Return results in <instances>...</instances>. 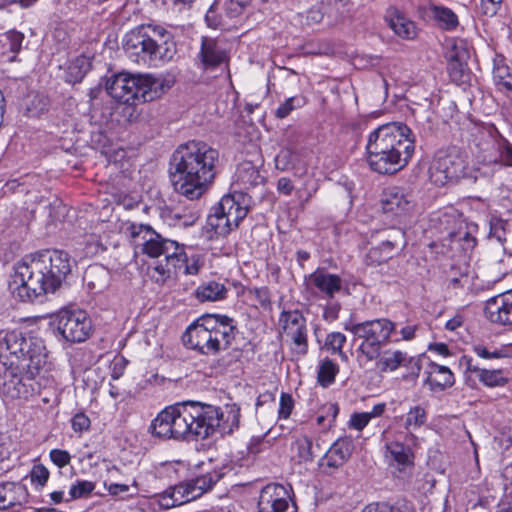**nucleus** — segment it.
Listing matches in <instances>:
<instances>
[{
	"label": "nucleus",
	"instance_id": "dca6fc26",
	"mask_svg": "<svg viewBox=\"0 0 512 512\" xmlns=\"http://www.w3.org/2000/svg\"><path fill=\"white\" fill-rule=\"evenodd\" d=\"M380 241L378 246L372 247L366 255L368 265H381L392 257L395 247L404 241V232L399 228H389L376 232Z\"/></svg>",
	"mask_w": 512,
	"mask_h": 512
},
{
	"label": "nucleus",
	"instance_id": "f3484780",
	"mask_svg": "<svg viewBox=\"0 0 512 512\" xmlns=\"http://www.w3.org/2000/svg\"><path fill=\"white\" fill-rule=\"evenodd\" d=\"M33 379L24 380L23 377L11 369H4L0 373V395L7 400H27L36 393V388L31 382Z\"/></svg>",
	"mask_w": 512,
	"mask_h": 512
},
{
	"label": "nucleus",
	"instance_id": "6e6d98bb",
	"mask_svg": "<svg viewBox=\"0 0 512 512\" xmlns=\"http://www.w3.org/2000/svg\"><path fill=\"white\" fill-rule=\"evenodd\" d=\"M369 415L366 412H356L350 417L348 425L357 431H362L370 422Z\"/></svg>",
	"mask_w": 512,
	"mask_h": 512
},
{
	"label": "nucleus",
	"instance_id": "7ed1b4c3",
	"mask_svg": "<svg viewBox=\"0 0 512 512\" xmlns=\"http://www.w3.org/2000/svg\"><path fill=\"white\" fill-rule=\"evenodd\" d=\"M415 151V135L401 122L380 125L367 139L369 167L379 174H394L404 168Z\"/></svg>",
	"mask_w": 512,
	"mask_h": 512
},
{
	"label": "nucleus",
	"instance_id": "13d9d810",
	"mask_svg": "<svg viewBox=\"0 0 512 512\" xmlns=\"http://www.w3.org/2000/svg\"><path fill=\"white\" fill-rule=\"evenodd\" d=\"M72 428L75 432L82 433L90 428V419L84 413H77L72 418Z\"/></svg>",
	"mask_w": 512,
	"mask_h": 512
},
{
	"label": "nucleus",
	"instance_id": "052dcab7",
	"mask_svg": "<svg viewBox=\"0 0 512 512\" xmlns=\"http://www.w3.org/2000/svg\"><path fill=\"white\" fill-rule=\"evenodd\" d=\"M503 0H481L483 13L487 16H494L501 7Z\"/></svg>",
	"mask_w": 512,
	"mask_h": 512
},
{
	"label": "nucleus",
	"instance_id": "bb28decb",
	"mask_svg": "<svg viewBox=\"0 0 512 512\" xmlns=\"http://www.w3.org/2000/svg\"><path fill=\"white\" fill-rule=\"evenodd\" d=\"M425 383L431 391L440 392L454 385L455 378L452 371L443 365L429 363L425 370Z\"/></svg>",
	"mask_w": 512,
	"mask_h": 512
},
{
	"label": "nucleus",
	"instance_id": "603ef678",
	"mask_svg": "<svg viewBox=\"0 0 512 512\" xmlns=\"http://www.w3.org/2000/svg\"><path fill=\"white\" fill-rule=\"evenodd\" d=\"M294 408V400L288 393H281L279 401L278 415L280 419H287Z\"/></svg>",
	"mask_w": 512,
	"mask_h": 512
},
{
	"label": "nucleus",
	"instance_id": "f704fd0d",
	"mask_svg": "<svg viewBox=\"0 0 512 512\" xmlns=\"http://www.w3.org/2000/svg\"><path fill=\"white\" fill-rule=\"evenodd\" d=\"M389 26L394 33L401 38L413 39L416 36V27L414 22L398 12L390 16Z\"/></svg>",
	"mask_w": 512,
	"mask_h": 512
},
{
	"label": "nucleus",
	"instance_id": "1a4fd4ad",
	"mask_svg": "<svg viewBox=\"0 0 512 512\" xmlns=\"http://www.w3.org/2000/svg\"><path fill=\"white\" fill-rule=\"evenodd\" d=\"M430 180L438 186L467 179L476 182L479 177V169L470 167L466 158L457 150H439L435 153L430 167Z\"/></svg>",
	"mask_w": 512,
	"mask_h": 512
},
{
	"label": "nucleus",
	"instance_id": "e433bc0d",
	"mask_svg": "<svg viewBox=\"0 0 512 512\" xmlns=\"http://www.w3.org/2000/svg\"><path fill=\"white\" fill-rule=\"evenodd\" d=\"M226 467L221 469L206 470L204 474H201L193 478L195 484L200 490H203V494L210 490L224 475Z\"/></svg>",
	"mask_w": 512,
	"mask_h": 512
},
{
	"label": "nucleus",
	"instance_id": "9b49d317",
	"mask_svg": "<svg viewBox=\"0 0 512 512\" xmlns=\"http://www.w3.org/2000/svg\"><path fill=\"white\" fill-rule=\"evenodd\" d=\"M248 213L247 198L242 193L224 195L220 202L212 207L208 215V225L218 235H227L237 228Z\"/></svg>",
	"mask_w": 512,
	"mask_h": 512
},
{
	"label": "nucleus",
	"instance_id": "8fccbe9b",
	"mask_svg": "<svg viewBox=\"0 0 512 512\" xmlns=\"http://www.w3.org/2000/svg\"><path fill=\"white\" fill-rule=\"evenodd\" d=\"M275 167L279 171H288L294 166V154L290 149H282L275 157Z\"/></svg>",
	"mask_w": 512,
	"mask_h": 512
},
{
	"label": "nucleus",
	"instance_id": "0e129e2a",
	"mask_svg": "<svg viewBox=\"0 0 512 512\" xmlns=\"http://www.w3.org/2000/svg\"><path fill=\"white\" fill-rule=\"evenodd\" d=\"M37 101L38 105L34 108L29 106L28 111L31 116H39L43 111L47 110L48 108V101L44 97L36 96L35 99L32 101L31 105L34 104V102Z\"/></svg>",
	"mask_w": 512,
	"mask_h": 512
},
{
	"label": "nucleus",
	"instance_id": "f03ea898",
	"mask_svg": "<svg viewBox=\"0 0 512 512\" xmlns=\"http://www.w3.org/2000/svg\"><path fill=\"white\" fill-rule=\"evenodd\" d=\"M219 152L202 141H189L173 153L171 182L176 192L189 200L199 199L217 174Z\"/></svg>",
	"mask_w": 512,
	"mask_h": 512
},
{
	"label": "nucleus",
	"instance_id": "f8f14e48",
	"mask_svg": "<svg viewBox=\"0 0 512 512\" xmlns=\"http://www.w3.org/2000/svg\"><path fill=\"white\" fill-rule=\"evenodd\" d=\"M59 335L67 342L81 343L92 334V321L88 314L81 309H62L55 318Z\"/></svg>",
	"mask_w": 512,
	"mask_h": 512
},
{
	"label": "nucleus",
	"instance_id": "c03bdc74",
	"mask_svg": "<svg viewBox=\"0 0 512 512\" xmlns=\"http://www.w3.org/2000/svg\"><path fill=\"white\" fill-rule=\"evenodd\" d=\"M306 104V99L303 96H293L286 99L276 109L275 115L279 119L286 118L293 110L300 108Z\"/></svg>",
	"mask_w": 512,
	"mask_h": 512
},
{
	"label": "nucleus",
	"instance_id": "6e6552de",
	"mask_svg": "<svg viewBox=\"0 0 512 512\" xmlns=\"http://www.w3.org/2000/svg\"><path fill=\"white\" fill-rule=\"evenodd\" d=\"M124 233L136 252L145 254L150 258L164 256L173 262L177 258V253L184 250L176 241L163 238L151 226L146 224L126 223Z\"/></svg>",
	"mask_w": 512,
	"mask_h": 512
},
{
	"label": "nucleus",
	"instance_id": "b1692460",
	"mask_svg": "<svg viewBox=\"0 0 512 512\" xmlns=\"http://www.w3.org/2000/svg\"><path fill=\"white\" fill-rule=\"evenodd\" d=\"M137 102H151L163 95L171 87L169 80L150 74L138 75Z\"/></svg>",
	"mask_w": 512,
	"mask_h": 512
},
{
	"label": "nucleus",
	"instance_id": "de8ad7c7",
	"mask_svg": "<svg viewBox=\"0 0 512 512\" xmlns=\"http://www.w3.org/2000/svg\"><path fill=\"white\" fill-rule=\"evenodd\" d=\"M297 454L300 460L309 462L314 458L313 442L307 436L300 437L296 440Z\"/></svg>",
	"mask_w": 512,
	"mask_h": 512
},
{
	"label": "nucleus",
	"instance_id": "c756f323",
	"mask_svg": "<svg viewBox=\"0 0 512 512\" xmlns=\"http://www.w3.org/2000/svg\"><path fill=\"white\" fill-rule=\"evenodd\" d=\"M165 264L161 261H158L154 266L150 268V277L151 279L158 284L165 283L169 278H171L172 274L177 270L182 269L184 262L186 261V253L185 251H180L177 253V258L175 261L171 262L169 258L164 257Z\"/></svg>",
	"mask_w": 512,
	"mask_h": 512
},
{
	"label": "nucleus",
	"instance_id": "9d476101",
	"mask_svg": "<svg viewBox=\"0 0 512 512\" xmlns=\"http://www.w3.org/2000/svg\"><path fill=\"white\" fill-rule=\"evenodd\" d=\"M198 409L200 439H207L216 432L230 434L239 427L240 407L235 403L220 408L198 402Z\"/></svg>",
	"mask_w": 512,
	"mask_h": 512
},
{
	"label": "nucleus",
	"instance_id": "39448f33",
	"mask_svg": "<svg viewBox=\"0 0 512 512\" xmlns=\"http://www.w3.org/2000/svg\"><path fill=\"white\" fill-rule=\"evenodd\" d=\"M123 46L128 53L153 66L170 62L177 51L172 33L152 24L141 25L128 32Z\"/></svg>",
	"mask_w": 512,
	"mask_h": 512
},
{
	"label": "nucleus",
	"instance_id": "69168bd1",
	"mask_svg": "<svg viewBox=\"0 0 512 512\" xmlns=\"http://www.w3.org/2000/svg\"><path fill=\"white\" fill-rule=\"evenodd\" d=\"M294 189V185L291 181V179L287 177H282L278 179L277 181V191L280 194H283L285 196H289Z\"/></svg>",
	"mask_w": 512,
	"mask_h": 512
},
{
	"label": "nucleus",
	"instance_id": "473e14b6",
	"mask_svg": "<svg viewBox=\"0 0 512 512\" xmlns=\"http://www.w3.org/2000/svg\"><path fill=\"white\" fill-rule=\"evenodd\" d=\"M227 288L223 283L216 281L204 282L195 290V297L200 302H215L227 297Z\"/></svg>",
	"mask_w": 512,
	"mask_h": 512
},
{
	"label": "nucleus",
	"instance_id": "864d4df0",
	"mask_svg": "<svg viewBox=\"0 0 512 512\" xmlns=\"http://www.w3.org/2000/svg\"><path fill=\"white\" fill-rule=\"evenodd\" d=\"M30 478H31V482L33 484H36V485H39L42 487L48 481L49 471L42 464L34 465L30 472Z\"/></svg>",
	"mask_w": 512,
	"mask_h": 512
},
{
	"label": "nucleus",
	"instance_id": "680f3d73",
	"mask_svg": "<svg viewBox=\"0 0 512 512\" xmlns=\"http://www.w3.org/2000/svg\"><path fill=\"white\" fill-rule=\"evenodd\" d=\"M250 2L251 0H229L227 10L232 14V16H237L250 4Z\"/></svg>",
	"mask_w": 512,
	"mask_h": 512
},
{
	"label": "nucleus",
	"instance_id": "ea45409f",
	"mask_svg": "<svg viewBox=\"0 0 512 512\" xmlns=\"http://www.w3.org/2000/svg\"><path fill=\"white\" fill-rule=\"evenodd\" d=\"M338 373V366L330 359H324L320 362L318 369V382L322 386L330 385L336 374Z\"/></svg>",
	"mask_w": 512,
	"mask_h": 512
},
{
	"label": "nucleus",
	"instance_id": "72a5a7b5",
	"mask_svg": "<svg viewBox=\"0 0 512 512\" xmlns=\"http://www.w3.org/2000/svg\"><path fill=\"white\" fill-rule=\"evenodd\" d=\"M493 79L501 91L505 93L512 91V70L503 58L494 60Z\"/></svg>",
	"mask_w": 512,
	"mask_h": 512
},
{
	"label": "nucleus",
	"instance_id": "aec40b11",
	"mask_svg": "<svg viewBox=\"0 0 512 512\" xmlns=\"http://www.w3.org/2000/svg\"><path fill=\"white\" fill-rule=\"evenodd\" d=\"M203 495V490L195 484L193 478L165 490L159 495L158 503L163 509H170L193 501Z\"/></svg>",
	"mask_w": 512,
	"mask_h": 512
},
{
	"label": "nucleus",
	"instance_id": "774afa93",
	"mask_svg": "<svg viewBox=\"0 0 512 512\" xmlns=\"http://www.w3.org/2000/svg\"><path fill=\"white\" fill-rule=\"evenodd\" d=\"M105 487L107 488L108 492L112 495H119L129 491V486L127 484L105 482Z\"/></svg>",
	"mask_w": 512,
	"mask_h": 512
},
{
	"label": "nucleus",
	"instance_id": "a211bd4d",
	"mask_svg": "<svg viewBox=\"0 0 512 512\" xmlns=\"http://www.w3.org/2000/svg\"><path fill=\"white\" fill-rule=\"evenodd\" d=\"M484 315L490 323L512 329V289L489 298Z\"/></svg>",
	"mask_w": 512,
	"mask_h": 512
},
{
	"label": "nucleus",
	"instance_id": "7c9ffc66",
	"mask_svg": "<svg viewBox=\"0 0 512 512\" xmlns=\"http://www.w3.org/2000/svg\"><path fill=\"white\" fill-rule=\"evenodd\" d=\"M26 488L19 483H5L0 485V510L21 505L26 501Z\"/></svg>",
	"mask_w": 512,
	"mask_h": 512
},
{
	"label": "nucleus",
	"instance_id": "bf43d9fd",
	"mask_svg": "<svg viewBox=\"0 0 512 512\" xmlns=\"http://www.w3.org/2000/svg\"><path fill=\"white\" fill-rule=\"evenodd\" d=\"M457 240L461 243V247L465 252L472 251L476 246V238L471 234V232H461L459 231L456 235Z\"/></svg>",
	"mask_w": 512,
	"mask_h": 512
},
{
	"label": "nucleus",
	"instance_id": "6ab92c4d",
	"mask_svg": "<svg viewBox=\"0 0 512 512\" xmlns=\"http://www.w3.org/2000/svg\"><path fill=\"white\" fill-rule=\"evenodd\" d=\"M138 83V75L119 73L107 80L106 91L116 101L134 105L139 93Z\"/></svg>",
	"mask_w": 512,
	"mask_h": 512
},
{
	"label": "nucleus",
	"instance_id": "2eb2a0df",
	"mask_svg": "<svg viewBox=\"0 0 512 512\" xmlns=\"http://www.w3.org/2000/svg\"><path fill=\"white\" fill-rule=\"evenodd\" d=\"M344 329L351 332L355 338L385 343L395 329V324L386 318L364 321L361 323L348 322Z\"/></svg>",
	"mask_w": 512,
	"mask_h": 512
},
{
	"label": "nucleus",
	"instance_id": "3c124183",
	"mask_svg": "<svg viewBox=\"0 0 512 512\" xmlns=\"http://www.w3.org/2000/svg\"><path fill=\"white\" fill-rule=\"evenodd\" d=\"M94 488V484L90 481H78L77 483L71 485L69 489L70 498L78 499L88 496L94 490Z\"/></svg>",
	"mask_w": 512,
	"mask_h": 512
},
{
	"label": "nucleus",
	"instance_id": "4c0bfd02",
	"mask_svg": "<svg viewBox=\"0 0 512 512\" xmlns=\"http://www.w3.org/2000/svg\"><path fill=\"white\" fill-rule=\"evenodd\" d=\"M433 17L446 30L455 29L458 25L457 15L449 8L444 6H434L432 8Z\"/></svg>",
	"mask_w": 512,
	"mask_h": 512
},
{
	"label": "nucleus",
	"instance_id": "4be33fe9",
	"mask_svg": "<svg viewBox=\"0 0 512 512\" xmlns=\"http://www.w3.org/2000/svg\"><path fill=\"white\" fill-rule=\"evenodd\" d=\"M461 365L465 366V372L468 377L477 378L483 385L493 388L502 387L507 384L508 379L501 369H485L479 365L470 356H463L460 360Z\"/></svg>",
	"mask_w": 512,
	"mask_h": 512
},
{
	"label": "nucleus",
	"instance_id": "5701e85b",
	"mask_svg": "<svg viewBox=\"0 0 512 512\" xmlns=\"http://www.w3.org/2000/svg\"><path fill=\"white\" fill-rule=\"evenodd\" d=\"M382 210L385 214L394 217H403L411 209V200L399 187L387 188L381 199Z\"/></svg>",
	"mask_w": 512,
	"mask_h": 512
},
{
	"label": "nucleus",
	"instance_id": "e2e57ef3",
	"mask_svg": "<svg viewBox=\"0 0 512 512\" xmlns=\"http://www.w3.org/2000/svg\"><path fill=\"white\" fill-rule=\"evenodd\" d=\"M361 512H400V510L386 503H371Z\"/></svg>",
	"mask_w": 512,
	"mask_h": 512
},
{
	"label": "nucleus",
	"instance_id": "79ce46f5",
	"mask_svg": "<svg viewBox=\"0 0 512 512\" xmlns=\"http://www.w3.org/2000/svg\"><path fill=\"white\" fill-rule=\"evenodd\" d=\"M426 422V411L423 407L417 405L411 407L405 418V429H418Z\"/></svg>",
	"mask_w": 512,
	"mask_h": 512
},
{
	"label": "nucleus",
	"instance_id": "423d86ee",
	"mask_svg": "<svg viewBox=\"0 0 512 512\" xmlns=\"http://www.w3.org/2000/svg\"><path fill=\"white\" fill-rule=\"evenodd\" d=\"M232 319L223 315H204L192 323L183 335L184 344L204 355L226 350L234 338Z\"/></svg>",
	"mask_w": 512,
	"mask_h": 512
},
{
	"label": "nucleus",
	"instance_id": "5fc2aeb1",
	"mask_svg": "<svg viewBox=\"0 0 512 512\" xmlns=\"http://www.w3.org/2000/svg\"><path fill=\"white\" fill-rule=\"evenodd\" d=\"M24 40V35L18 31H9L6 34V46H8L9 50L14 54H17L22 46V42Z\"/></svg>",
	"mask_w": 512,
	"mask_h": 512
},
{
	"label": "nucleus",
	"instance_id": "c85d7f7f",
	"mask_svg": "<svg viewBox=\"0 0 512 512\" xmlns=\"http://www.w3.org/2000/svg\"><path fill=\"white\" fill-rule=\"evenodd\" d=\"M308 282L329 298H332L342 288L341 278L324 270H316L311 273Z\"/></svg>",
	"mask_w": 512,
	"mask_h": 512
},
{
	"label": "nucleus",
	"instance_id": "f257e3e1",
	"mask_svg": "<svg viewBox=\"0 0 512 512\" xmlns=\"http://www.w3.org/2000/svg\"><path fill=\"white\" fill-rule=\"evenodd\" d=\"M72 259L62 250H40L22 258L14 266L11 287L22 301H35L54 293L70 274Z\"/></svg>",
	"mask_w": 512,
	"mask_h": 512
},
{
	"label": "nucleus",
	"instance_id": "393cba45",
	"mask_svg": "<svg viewBox=\"0 0 512 512\" xmlns=\"http://www.w3.org/2000/svg\"><path fill=\"white\" fill-rule=\"evenodd\" d=\"M200 57L206 69L225 64L228 61L225 43L214 38L203 37Z\"/></svg>",
	"mask_w": 512,
	"mask_h": 512
},
{
	"label": "nucleus",
	"instance_id": "09e8293b",
	"mask_svg": "<svg viewBox=\"0 0 512 512\" xmlns=\"http://www.w3.org/2000/svg\"><path fill=\"white\" fill-rule=\"evenodd\" d=\"M346 342V336L341 332L329 333L325 340V347L333 353H338L344 356L342 348Z\"/></svg>",
	"mask_w": 512,
	"mask_h": 512
},
{
	"label": "nucleus",
	"instance_id": "412c9836",
	"mask_svg": "<svg viewBox=\"0 0 512 512\" xmlns=\"http://www.w3.org/2000/svg\"><path fill=\"white\" fill-rule=\"evenodd\" d=\"M407 367L411 370V374L418 377L420 372L419 360L409 357L407 353L400 350H386L381 353L376 361V367L381 372H393L399 367Z\"/></svg>",
	"mask_w": 512,
	"mask_h": 512
},
{
	"label": "nucleus",
	"instance_id": "cd10ccee",
	"mask_svg": "<svg viewBox=\"0 0 512 512\" xmlns=\"http://www.w3.org/2000/svg\"><path fill=\"white\" fill-rule=\"evenodd\" d=\"M354 449V443L350 437L337 439L324 456L326 465L331 468H338L344 465L350 458Z\"/></svg>",
	"mask_w": 512,
	"mask_h": 512
},
{
	"label": "nucleus",
	"instance_id": "c9c22d12",
	"mask_svg": "<svg viewBox=\"0 0 512 512\" xmlns=\"http://www.w3.org/2000/svg\"><path fill=\"white\" fill-rule=\"evenodd\" d=\"M91 68L90 58L84 55L75 58L68 66V81L80 82Z\"/></svg>",
	"mask_w": 512,
	"mask_h": 512
},
{
	"label": "nucleus",
	"instance_id": "37998d69",
	"mask_svg": "<svg viewBox=\"0 0 512 512\" xmlns=\"http://www.w3.org/2000/svg\"><path fill=\"white\" fill-rule=\"evenodd\" d=\"M247 298L255 307L266 309L271 304L270 292L267 287L249 289L247 291Z\"/></svg>",
	"mask_w": 512,
	"mask_h": 512
},
{
	"label": "nucleus",
	"instance_id": "0eeeda50",
	"mask_svg": "<svg viewBox=\"0 0 512 512\" xmlns=\"http://www.w3.org/2000/svg\"><path fill=\"white\" fill-rule=\"evenodd\" d=\"M198 402L185 401L166 407L152 420L149 432L160 439L196 440L198 434Z\"/></svg>",
	"mask_w": 512,
	"mask_h": 512
},
{
	"label": "nucleus",
	"instance_id": "49530a36",
	"mask_svg": "<svg viewBox=\"0 0 512 512\" xmlns=\"http://www.w3.org/2000/svg\"><path fill=\"white\" fill-rule=\"evenodd\" d=\"M495 147L497 150H500L499 167L512 168V144L506 138L500 137Z\"/></svg>",
	"mask_w": 512,
	"mask_h": 512
},
{
	"label": "nucleus",
	"instance_id": "58836bf2",
	"mask_svg": "<svg viewBox=\"0 0 512 512\" xmlns=\"http://www.w3.org/2000/svg\"><path fill=\"white\" fill-rule=\"evenodd\" d=\"M357 352H358V360L361 362L365 359L367 362L377 360L381 355V345L383 343L361 339Z\"/></svg>",
	"mask_w": 512,
	"mask_h": 512
},
{
	"label": "nucleus",
	"instance_id": "ddd939ff",
	"mask_svg": "<svg viewBox=\"0 0 512 512\" xmlns=\"http://www.w3.org/2000/svg\"><path fill=\"white\" fill-rule=\"evenodd\" d=\"M279 327L293 344V352L298 355H306L308 352V330L303 314L298 310L283 311L279 316Z\"/></svg>",
	"mask_w": 512,
	"mask_h": 512
},
{
	"label": "nucleus",
	"instance_id": "a878e982",
	"mask_svg": "<svg viewBox=\"0 0 512 512\" xmlns=\"http://www.w3.org/2000/svg\"><path fill=\"white\" fill-rule=\"evenodd\" d=\"M405 440L408 443L407 445L403 444L399 440L387 441L385 443L386 458L403 467L413 464L414 455L411 451L410 445H416L417 437L412 433H408L405 436Z\"/></svg>",
	"mask_w": 512,
	"mask_h": 512
},
{
	"label": "nucleus",
	"instance_id": "a18cd8bd",
	"mask_svg": "<svg viewBox=\"0 0 512 512\" xmlns=\"http://www.w3.org/2000/svg\"><path fill=\"white\" fill-rule=\"evenodd\" d=\"M472 349L473 352L482 359H500L506 356V350L504 348L476 344Z\"/></svg>",
	"mask_w": 512,
	"mask_h": 512
},
{
	"label": "nucleus",
	"instance_id": "338daca9",
	"mask_svg": "<svg viewBox=\"0 0 512 512\" xmlns=\"http://www.w3.org/2000/svg\"><path fill=\"white\" fill-rule=\"evenodd\" d=\"M339 311L340 305L337 303H332L325 307L323 311V318L329 322L335 321L338 318Z\"/></svg>",
	"mask_w": 512,
	"mask_h": 512
},
{
	"label": "nucleus",
	"instance_id": "20e7f679",
	"mask_svg": "<svg viewBox=\"0 0 512 512\" xmlns=\"http://www.w3.org/2000/svg\"><path fill=\"white\" fill-rule=\"evenodd\" d=\"M0 361L6 367L24 370L29 379L51 367L44 340L16 330L0 331Z\"/></svg>",
	"mask_w": 512,
	"mask_h": 512
},
{
	"label": "nucleus",
	"instance_id": "4d7b16f0",
	"mask_svg": "<svg viewBox=\"0 0 512 512\" xmlns=\"http://www.w3.org/2000/svg\"><path fill=\"white\" fill-rule=\"evenodd\" d=\"M51 461L59 468H63L70 463L71 456L66 450L53 449L50 451Z\"/></svg>",
	"mask_w": 512,
	"mask_h": 512
},
{
	"label": "nucleus",
	"instance_id": "2f4dec72",
	"mask_svg": "<svg viewBox=\"0 0 512 512\" xmlns=\"http://www.w3.org/2000/svg\"><path fill=\"white\" fill-rule=\"evenodd\" d=\"M235 180L244 189H249L263 184L265 179L252 162L244 161L237 167Z\"/></svg>",
	"mask_w": 512,
	"mask_h": 512
},
{
	"label": "nucleus",
	"instance_id": "4468645a",
	"mask_svg": "<svg viewBox=\"0 0 512 512\" xmlns=\"http://www.w3.org/2000/svg\"><path fill=\"white\" fill-rule=\"evenodd\" d=\"M259 512H297V507L291 503L288 489L276 483L262 488L258 500Z\"/></svg>",
	"mask_w": 512,
	"mask_h": 512
},
{
	"label": "nucleus",
	"instance_id": "a19ab883",
	"mask_svg": "<svg viewBox=\"0 0 512 512\" xmlns=\"http://www.w3.org/2000/svg\"><path fill=\"white\" fill-rule=\"evenodd\" d=\"M496 143L497 140L491 144H488L485 148H480L476 156L479 163L485 166H499L500 150L496 149Z\"/></svg>",
	"mask_w": 512,
	"mask_h": 512
}]
</instances>
